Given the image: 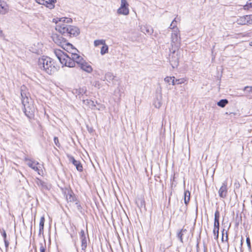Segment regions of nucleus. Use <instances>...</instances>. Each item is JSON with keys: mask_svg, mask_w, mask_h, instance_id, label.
Segmentation results:
<instances>
[{"mask_svg": "<svg viewBox=\"0 0 252 252\" xmlns=\"http://www.w3.org/2000/svg\"><path fill=\"white\" fill-rule=\"evenodd\" d=\"M44 221H45L44 217L43 216H42L40 218V219L39 235H40L41 234H43Z\"/></svg>", "mask_w": 252, "mask_h": 252, "instance_id": "19", "label": "nucleus"}, {"mask_svg": "<svg viewBox=\"0 0 252 252\" xmlns=\"http://www.w3.org/2000/svg\"><path fill=\"white\" fill-rule=\"evenodd\" d=\"M108 51V46L105 44L103 45V46L101 48L100 53L101 55H104L105 53H107Z\"/></svg>", "mask_w": 252, "mask_h": 252, "instance_id": "31", "label": "nucleus"}, {"mask_svg": "<svg viewBox=\"0 0 252 252\" xmlns=\"http://www.w3.org/2000/svg\"><path fill=\"white\" fill-rule=\"evenodd\" d=\"M196 247H197V252H199L198 244H197ZM207 248L205 246H204V252H207Z\"/></svg>", "mask_w": 252, "mask_h": 252, "instance_id": "44", "label": "nucleus"}, {"mask_svg": "<svg viewBox=\"0 0 252 252\" xmlns=\"http://www.w3.org/2000/svg\"><path fill=\"white\" fill-rule=\"evenodd\" d=\"M219 218H220V213L218 210H217L215 213V219H214V230L213 233L214 235L217 234L218 236L219 230Z\"/></svg>", "mask_w": 252, "mask_h": 252, "instance_id": "8", "label": "nucleus"}, {"mask_svg": "<svg viewBox=\"0 0 252 252\" xmlns=\"http://www.w3.org/2000/svg\"><path fill=\"white\" fill-rule=\"evenodd\" d=\"M169 29L173 30V31L174 30L176 29H178L177 27V21L176 20V18H175L172 21V23H171V24H170V26L169 27Z\"/></svg>", "mask_w": 252, "mask_h": 252, "instance_id": "30", "label": "nucleus"}, {"mask_svg": "<svg viewBox=\"0 0 252 252\" xmlns=\"http://www.w3.org/2000/svg\"><path fill=\"white\" fill-rule=\"evenodd\" d=\"M237 23L239 25H246L248 24L246 20L245 16L240 17L237 20Z\"/></svg>", "mask_w": 252, "mask_h": 252, "instance_id": "25", "label": "nucleus"}, {"mask_svg": "<svg viewBox=\"0 0 252 252\" xmlns=\"http://www.w3.org/2000/svg\"><path fill=\"white\" fill-rule=\"evenodd\" d=\"M66 199L68 203H73L76 201V198L72 190L66 189L64 191Z\"/></svg>", "mask_w": 252, "mask_h": 252, "instance_id": "11", "label": "nucleus"}, {"mask_svg": "<svg viewBox=\"0 0 252 252\" xmlns=\"http://www.w3.org/2000/svg\"><path fill=\"white\" fill-rule=\"evenodd\" d=\"M218 193L220 198H226L228 193L227 184L226 181L222 183L219 190Z\"/></svg>", "mask_w": 252, "mask_h": 252, "instance_id": "9", "label": "nucleus"}, {"mask_svg": "<svg viewBox=\"0 0 252 252\" xmlns=\"http://www.w3.org/2000/svg\"><path fill=\"white\" fill-rule=\"evenodd\" d=\"M171 54L169 55V61L170 64L173 68L177 67L179 63V58L176 52L173 54V51H170Z\"/></svg>", "mask_w": 252, "mask_h": 252, "instance_id": "10", "label": "nucleus"}, {"mask_svg": "<svg viewBox=\"0 0 252 252\" xmlns=\"http://www.w3.org/2000/svg\"><path fill=\"white\" fill-rule=\"evenodd\" d=\"M246 243L249 250H251V241L249 237H247L246 239Z\"/></svg>", "mask_w": 252, "mask_h": 252, "instance_id": "37", "label": "nucleus"}, {"mask_svg": "<svg viewBox=\"0 0 252 252\" xmlns=\"http://www.w3.org/2000/svg\"><path fill=\"white\" fill-rule=\"evenodd\" d=\"M228 103V101L226 99H221L218 103L217 104L219 106L224 107Z\"/></svg>", "mask_w": 252, "mask_h": 252, "instance_id": "27", "label": "nucleus"}, {"mask_svg": "<svg viewBox=\"0 0 252 252\" xmlns=\"http://www.w3.org/2000/svg\"><path fill=\"white\" fill-rule=\"evenodd\" d=\"M54 142H55V144H56V145L58 147H59L60 144H59V139H58V137H55L54 138Z\"/></svg>", "mask_w": 252, "mask_h": 252, "instance_id": "39", "label": "nucleus"}, {"mask_svg": "<svg viewBox=\"0 0 252 252\" xmlns=\"http://www.w3.org/2000/svg\"><path fill=\"white\" fill-rule=\"evenodd\" d=\"M128 5L126 0H121V6L117 9V13L119 15H128L129 12Z\"/></svg>", "mask_w": 252, "mask_h": 252, "instance_id": "7", "label": "nucleus"}, {"mask_svg": "<svg viewBox=\"0 0 252 252\" xmlns=\"http://www.w3.org/2000/svg\"><path fill=\"white\" fill-rule=\"evenodd\" d=\"M57 19L58 20L53 19L54 22L56 23V31L64 36L70 37H75L79 34L80 30L78 28L67 24L72 23V20L71 18L63 17Z\"/></svg>", "mask_w": 252, "mask_h": 252, "instance_id": "1", "label": "nucleus"}, {"mask_svg": "<svg viewBox=\"0 0 252 252\" xmlns=\"http://www.w3.org/2000/svg\"><path fill=\"white\" fill-rule=\"evenodd\" d=\"M63 49L66 50L68 52V55H69L70 56H71L72 53H77V52H78V51L76 49L73 47L72 44L70 47H68V46L66 45V46L64 47Z\"/></svg>", "mask_w": 252, "mask_h": 252, "instance_id": "18", "label": "nucleus"}, {"mask_svg": "<svg viewBox=\"0 0 252 252\" xmlns=\"http://www.w3.org/2000/svg\"><path fill=\"white\" fill-rule=\"evenodd\" d=\"M186 81H187V79L184 78H180V79H175V77L173 76V79L171 81V84L172 85H175L176 84L180 85V84L184 83V82Z\"/></svg>", "mask_w": 252, "mask_h": 252, "instance_id": "17", "label": "nucleus"}, {"mask_svg": "<svg viewBox=\"0 0 252 252\" xmlns=\"http://www.w3.org/2000/svg\"><path fill=\"white\" fill-rule=\"evenodd\" d=\"M67 157L69 158V161L73 163L78 171H83V166L79 161L75 160L72 156H68Z\"/></svg>", "mask_w": 252, "mask_h": 252, "instance_id": "13", "label": "nucleus"}, {"mask_svg": "<svg viewBox=\"0 0 252 252\" xmlns=\"http://www.w3.org/2000/svg\"><path fill=\"white\" fill-rule=\"evenodd\" d=\"M83 101L84 104L86 105H88L91 109H95V104L94 101L90 99H86V100H84Z\"/></svg>", "mask_w": 252, "mask_h": 252, "instance_id": "20", "label": "nucleus"}, {"mask_svg": "<svg viewBox=\"0 0 252 252\" xmlns=\"http://www.w3.org/2000/svg\"><path fill=\"white\" fill-rule=\"evenodd\" d=\"M9 6L7 3L2 0H0V14L5 15L9 12Z\"/></svg>", "mask_w": 252, "mask_h": 252, "instance_id": "12", "label": "nucleus"}, {"mask_svg": "<svg viewBox=\"0 0 252 252\" xmlns=\"http://www.w3.org/2000/svg\"><path fill=\"white\" fill-rule=\"evenodd\" d=\"M141 31L145 34H151L153 32L152 28L148 25L142 26L140 28Z\"/></svg>", "mask_w": 252, "mask_h": 252, "instance_id": "16", "label": "nucleus"}, {"mask_svg": "<svg viewBox=\"0 0 252 252\" xmlns=\"http://www.w3.org/2000/svg\"><path fill=\"white\" fill-rule=\"evenodd\" d=\"M54 53L62 64L69 67H74L75 63L79 66L85 61L77 53H72L70 56L60 49H55Z\"/></svg>", "mask_w": 252, "mask_h": 252, "instance_id": "2", "label": "nucleus"}, {"mask_svg": "<svg viewBox=\"0 0 252 252\" xmlns=\"http://www.w3.org/2000/svg\"><path fill=\"white\" fill-rule=\"evenodd\" d=\"M40 252H45L46 249V242L44 240L43 242L40 243Z\"/></svg>", "mask_w": 252, "mask_h": 252, "instance_id": "28", "label": "nucleus"}, {"mask_svg": "<svg viewBox=\"0 0 252 252\" xmlns=\"http://www.w3.org/2000/svg\"><path fill=\"white\" fill-rule=\"evenodd\" d=\"M173 77L167 76L164 78V81L167 83L170 84V82L172 81Z\"/></svg>", "mask_w": 252, "mask_h": 252, "instance_id": "36", "label": "nucleus"}, {"mask_svg": "<svg viewBox=\"0 0 252 252\" xmlns=\"http://www.w3.org/2000/svg\"><path fill=\"white\" fill-rule=\"evenodd\" d=\"M181 38L180 31L178 29H176L172 31L171 36V45L170 51H173V54L180 46Z\"/></svg>", "mask_w": 252, "mask_h": 252, "instance_id": "5", "label": "nucleus"}, {"mask_svg": "<svg viewBox=\"0 0 252 252\" xmlns=\"http://www.w3.org/2000/svg\"><path fill=\"white\" fill-rule=\"evenodd\" d=\"M187 232L186 229H182L177 234V236L180 241L183 243V236Z\"/></svg>", "mask_w": 252, "mask_h": 252, "instance_id": "23", "label": "nucleus"}, {"mask_svg": "<svg viewBox=\"0 0 252 252\" xmlns=\"http://www.w3.org/2000/svg\"><path fill=\"white\" fill-rule=\"evenodd\" d=\"M154 105L156 108H159L161 106V102L159 100L157 99V100L155 102Z\"/></svg>", "mask_w": 252, "mask_h": 252, "instance_id": "35", "label": "nucleus"}, {"mask_svg": "<svg viewBox=\"0 0 252 252\" xmlns=\"http://www.w3.org/2000/svg\"><path fill=\"white\" fill-rule=\"evenodd\" d=\"M80 238H83V237H86L85 234V232L84 230H81L80 231Z\"/></svg>", "mask_w": 252, "mask_h": 252, "instance_id": "42", "label": "nucleus"}, {"mask_svg": "<svg viewBox=\"0 0 252 252\" xmlns=\"http://www.w3.org/2000/svg\"><path fill=\"white\" fill-rule=\"evenodd\" d=\"M243 8L245 10H248L252 8V0H249L247 2V3L244 5Z\"/></svg>", "mask_w": 252, "mask_h": 252, "instance_id": "32", "label": "nucleus"}, {"mask_svg": "<svg viewBox=\"0 0 252 252\" xmlns=\"http://www.w3.org/2000/svg\"><path fill=\"white\" fill-rule=\"evenodd\" d=\"M25 160L27 161V164L29 167L35 171H38L39 169L37 166V165L38 164V162H36L35 161L27 158H25Z\"/></svg>", "mask_w": 252, "mask_h": 252, "instance_id": "14", "label": "nucleus"}, {"mask_svg": "<svg viewBox=\"0 0 252 252\" xmlns=\"http://www.w3.org/2000/svg\"><path fill=\"white\" fill-rule=\"evenodd\" d=\"M21 95L23 110L25 115L31 119L34 116V107L31 99L30 98V94L27 92L26 87L23 86L21 88Z\"/></svg>", "mask_w": 252, "mask_h": 252, "instance_id": "3", "label": "nucleus"}, {"mask_svg": "<svg viewBox=\"0 0 252 252\" xmlns=\"http://www.w3.org/2000/svg\"><path fill=\"white\" fill-rule=\"evenodd\" d=\"M83 70L88 72L91 73L93 71L92 66L85 61L79 66Z\"/></svg>", "mask_w": 252, "mask_h": 252, "instance_id": "15", "label": "nucleus"}, {"mask_svg": "<svg viewBox=\"0 0 252 252\" xmlns=\"http://www.w3.org/2000/svg\"><path fill=\"white\" fill-rule=\"evenodd\" d=\"M248 89H249L248 90L249 92H252V86H246V87H244V91H246Z\"/></svg>", "mask_w": 252, "mask_h": 252, "instance_id": "41", "label": "nucleus"}, {"mask_svg": "<svg viewBox=\"0 0 252 252\" xmlns=\"http://www.w3.org/2000/svg\"><path fill=\"white\" fill-rule=\"evenodd\" d=\"M2 236L3 238V240H6V233L5 231H3V232L2 234Z\"/></svg>", "mask_w": 252, "mask_h": 252, "instance_id": "45", "label": "nucleus"}, {"mask_svg": "<svg viewBox=\"0 0 252 252\" xmlns=\"http://www.w3.org/2000/svg\"><path fill=\"white\" fill-rule=\"evenodd\" d=\"M36 184L39 186H41V187L44 186V183L42 181L39 180V179H37V180L36 181Z\"/></svg>", "mask_w": 252, "mask_h": 252, "instance_id": "38", "label": "nucleus"}, {"mask_svg": "<svg viewBox=\"0 0 252 252\" xmlns=\"http://www.w3.org/2000/svg\"><path fill=\"white\" fill-rule=\"evenodd\" d=\"M75 202V204L76 205V207H77V209L78 210L80 211L82 208L81 205L78 203V202L77 200Z\"/></svg>", "mask_w": 252, "mask_h": 252, "instance_id": "43", "label": "nucleus"}, {"mask_svg": "<svg viewBox=\"0 0 252 252\" xmlns=\"http://www.w3.org/2000/svg\"><path fill=\"white\" fill-rule=\"evenodd\" d=\"M190 192L186 190L184 192V202L187 205L190 200Z\"/></svg>", "mask_w": 252, "mask_h": 252, "instance_id": "22", "label": "nucleus"}, {"mask_svg": "<svg viewBox=\"0 0 252 252\" xmlns=\"http://www.w3.org/2000/svg\"><path fill=\"white\" fill-rule=\"evenodd\" d=\"M51 38L55 43L62 47L63 49H64V47L66 46V45L68 46V47L71 46V44L68 42L64 37L57 33H52Z\"/></svg>", "mask_w": 252, "mask_h": 252, "instance_id": "6", "label": "nucleus"}, {"mask_svg": "<svg viewBox=\"0 0 252 252\" xmlns=\"http://www.w3.org/2000/svg\"><path fill=\"white\" fill-rule=\"evenodd\" d=\"M4 242L5 247V250L6 251H7L9 246V242L7 240H4Z\"/></svg>", "mask_w": 252, "mask_h": 252, "instance_id": "40", "label": "nucleus"}, {"mask_svg": "<svg viewBox=\"0 0 252 252\" xmlns=\"http://www.w3.org/2000/svg\"><path fill=\"white\" fill-rule=\"evenodd\" d=\"M57 2L56 0H47L46 7L50 9H52L55 7V3Z\"/></svg>", "mask_w": 252, "mask_h": 252, "instance_id": "21", "label": "nucleus"}, {"mask_svg": "<svg viewBox=\"0 0 252 252\" xmlns=\"http://www.w3.org/2000/svg\"><path fill=\"white\" fill-rule=\"evenodd\" d=\"M81 240V248L82 250L85 251L87 246V241L86 237L80 238Z\"/></svg>", "mask_w": 252, "mask_h": 252, "instance_id": "24", "label": "nucleus"}, {"mask_svg": "<svg viewBox=\"0 0 252 252\" xmlns=\"http://www.w3.org/2000/svg\"><path fill=\"white\" fill-rule=\"evenodd\" d=\"M38 64L41 69L44 70L49 74H52L57 70L54 65L53 60L48 57L43 56L39 59Z\"/></svg>", "mask_w": 252, "mask_h": 252, "instance_id": "4", "label": "nucleus"}, {"mask_svg": "<svg viewBox=\"0 0 252 252\" xmlns=\"http://www.w3.org/2000/svg\"><path fill=\"white\" fill-rule=\"evenodd\" d=\"M105 43V40L104 39L95 40L94 41V45L95 46H98L100 45H104Z\"/></svg>", "mask_w": 252, "mask_h": 252, "instance_id": "29", "label": "nucleus"}, {"mask_svg": "<svg viewBox=\"0 0 252 252\" xmlns=\"http://www.w3.org/2000/svg\"><path fill=\"white\" fill-rule=\"evenodd\" d=\"M139 201H140L141 203V206L142 207L143 205H144V201L143 199H140Z\"/></svg>", "mask_w": 252, "mask_h": 252, "instance_id": "46", "label": "nucleus"}, {"mask_svg": "<svg viewBox=\"0 0 252 252\" xmlns=\"http://www.w3.org/2000/svg\"><path fill=\"white\" fill-rule=\"evenodd\" d=\"M35 0L37 3L40 4L44 5L46 6L47 0Z\"/></svg>", "mask_w": 252, "mask_h": 252, "instance_id": "34", "label": "nucleus"}, {"mask_svg": "<svg viewBox=\"0 0 252 252\" xmlns=\"http://www.w3.org/2000/svg\"><path fill=\"white\" fill-rule=\"evenodd\" d=\"M114 78L115 76L113 75V73L111 72H108L105 74V78L108 82L112 81L114 79Z\"/></svg>", "mask_w": 252, "mask_h": 252, "instance_id": "26", "label": "nucleus"}, {"mask_svg": "<svg viewBox=\"0 0 252 252\" xmlns=\"http://www.w3.org/2000/svg\"><path fill=\"white\" fill-rule=\"evenodd\" d=\"M0 33H2V31L0 30Z\"/></svg>", "mask_w": 252, "mask_h": 252, "instance_id": "47", "label": "nucleus"}, {"mask_svg": "<svg viewBox=\"0 0 252 252\" xmlns=\"http://www.w3.org/2000/svg\"><path fill=\"white\" fill-rule=\"evenodd\" d=\"M248 24H252V15L245 16Z\"/></svg>", "mask_w": 252, "mask_h": 252, "instance_id": "33", "label": "nucleus"}]
</instances>
